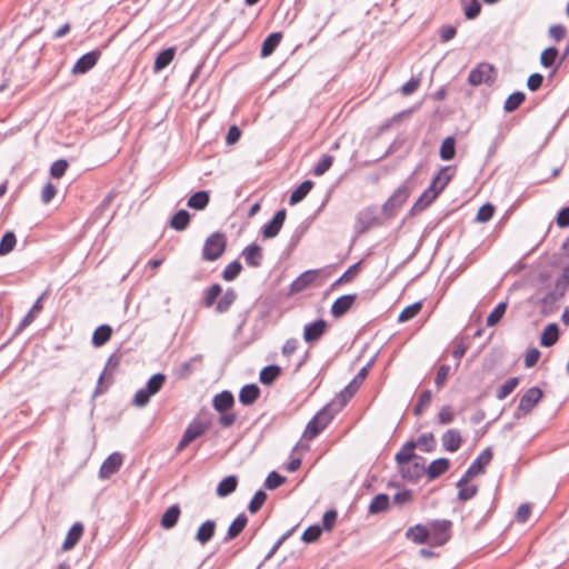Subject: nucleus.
Returning <instances> with one entry per match:
<instances>
[{"label": "nucleus", "mask_w": 569, "mask_h": 569, "mask_svg": "<svg viewBox=\"0 0 569 569\" xmlns=\"http://www.w3.org/2000/svg\"><path fill=\"white\" fill-rule=\"evenodd\" d=\"M327 322L319 319L315 322L305 326L303 339L306 342L311 343L318 341L327 330Z\"/></svg>", "instance_id": "11"}, {"label": "nucleus", "mask_w": 569, "mask_h": 569, "mask_svg": "<svg viewBox=\"0 0 569 569\" xmlns=\"http://www.w3.org/2000/svg\"><path fill=\"white\" fill-rule=\"evenodd\" d=\"M313 183L310 180H306L300 186H298L290 196V204L300 202L310 192Z\"/></svg>", "instance_id": "33"}, {"label": "nucleus", "mask_w": 569, "mask_h": 569, "mask_svg": "<svg viewBox=\"0 0 569 569\" xmlns=\"http://www.w3.org/2000/svg\"><path fill=\"white\" fill-rule=\"evenodd\" d=\"M166 381V376L162 373H156L153 375L149 381L147 382L144 388L139 389L133 398V403L137 407H144L149 400L150 397L156 395L163 386Z\"/></svg>", "instance_id": "3"}, {"label": "nucleus", "mask_w": 569, "mask_h": 569, "mask_svg": "<svg viewBox=\"0 0 569 569\" xmlns=\"http://www.w3.org/2000/svg\"><path fill=\"white\" fill-rule=\"evenodd\" d=\"M543 393L540 388L532 387L528 389L525 395L521 397L519 405L515 411V417L520 419L531 412V410L537 406V403L541 400Z\"/></svg>", "instance_id": "4"}, {"label": "nucleus", "mask_w": 569, "mask_h": 569, "mask_svg": "<svg viewBox=\"0 0 569 569\" xmlns=\"http://www.w3.org/2000/svg\"><path fill=\"white\" fill-rule=\"evenodd\" d=\"M471 479L472 478H466V475H463V477L457 483L459 489L458 497L462 501L470 500L478 491L477 486L470 482Z\"/></svg>", "instance_id": "18"}, {"label": "nucleus", "mask_w": 569, "mask_h": 569, "mask_svg": "<svg viewBox=\"0 0 569 569\" xmlns=\"http://www.w3.org/2000/svg\"><path fill=\"white\" fill-rule=\"evenodd\" d=\"M416 447L415 442H407L401 450L396 455V460L398 462V466L406 463L407 461H411L413 459H418L413 452Z\"/></svg>", "instance_id": "35"}, {"label": "nucleus", "mask_w": 569, "mask_h": 569, "mask_svg": "<svg viewBox=\"0 0 569 569\" xmlns=\"http://www.w3.org/2000/svg\"><path fill=\"white\" fill-rule=\"evenodd\" d=\"M237 299V295L232 289L227 290L216 306V310L220 313L230 309Z\"/></svg>", "instance_id": "39"}, {"label": "nucleus", "mask_w": 569, "mask_h": 569, "mask_svg": "<svg viewBox=\"0 0 569 569\" xmlns=\"http://www.w3.org/2000/svg\"><path fill=\"white\" fill-rule=\"evenodd\" d=\"M241 269L242 266L239 261H232L224 268L222 278L227 281H232L239 276Z\"/></svg>", "instance_id": "47"}, {"label": "nucleus", "mask_w": 569, "mask_h": 569, "mask_svg": "<svg viewBox=\"0 0 569 569\" xmlns=\"http://www.w3.org/2000/svg\"><path fill=\"white\" fill-rule=\"evenodd\" d=\"M438 418L440 423L447 425L453 420L455 413L449 406H443L438 413Z\"/></svg>", "instance_id": "61"}, {"label": "nucleus", "mask_w": 569, "mask_h": 569, "mask_svg": "<svg viewBox=\"0 0 569 569\" xmlns=\"http://www.w3.org/2000/svg\"><path fill=\"white\" fill-rule=\"evenodd\" d=\"M451 522L449 520H436L431 522L429 530V538L432 540V545L441 546L446 543L450 538Z\"/></svg>", "instance_id": "9"}, {"label": "nucleus", "mask_w": 569, "mask_h": 569, "mask_svg": "<svg viewBox=\"0 0 569 569\" xmlns=\"http://www.w3.org/2000/svg\"><path fill=\"white\" fill-rule=\"evenodd\" d=\"M406 536L415 543H425L428 541L430 533L425 526L416 525L407 530Z\"/></svg>", "instance_id": "23"}, {"label": "nucleus", "mask_w": 569, "mask_h": 569, "mask_svg": "<svg viewBox=\"0 0 569 569\" xmlns=\"http://www.w3.org/2000/svg\"><path fill=\"white\" fill-rule=\"evenodd\" d=\"M431 398H432V395H431L430 390H425L420 395L419 401H418L417 406L415 407V413L417 416L421 415L422 411L430 405Z\"/></svg>", "instance_id": "54"}, {"label": "nucleus", "mask_w": 569, "mask_h": 569, "mask_svg": "<svg viewBox=\"0 0 569 569\" xmlns=\"http://www.w3.org/2000/svg\"><path fill=\"white\" fill-rule=\"evenodd\" d=\"M238 479L236 476H228L222 479L217 487V496L223 498L236 491Z\"/></svg>", "instance_id": "30"}, {"label": "nucleus", "mask_w": 569, "mask_h": 569, "mask_svg": "<svg viewBox=\"0 0 569 569\" xmlns=\"http://www.w3.org/2000/svg\"><path fill=\"white\" fill-rule=\"evenodd\" d=\"M435 437L432 433H425L420 436L417 440V445L420 447L423 451H431L435 448Z\"/></svg>", "instance_id": "53"}, {"label": "nucleus", "mask_w": 569, "mask_h": 569, "mask_svg": "<svg viewBox=\"0 0 569 569\" xmlns=\"http://www.w3.org/2000/svg\"><path fill=\"white\" fill-rule=\"evenodd\" d=\"M227 247L226 236L221 232L210 234L202 248V258L207 261H216L224 252Z\"/></svg>", "instance_id": "2"}, {"label": "nucleus", "mask_w": 569, "mask_h": 569, "mask_svg": "<svg viewBox=\"0 0 569 569\" xmlns=\"http://www.w3.org/2000/svg\"><path fill=\"white\" fill-rule=\"evenodd\" d=\"M42 305L41 300L38 299L36 303L32 306L31 310L27 313V316L21 321V327L29 326L36 318V316L41 311Z\"/></svg>", "instance_id": "58"}, {"label": "nucleus", "mask_w": 569, "mask_h": 569, "mask_svg": "<svg viewBox=\"0 0 569 569\" xmlns=\"http://www.w3.org/2000/svg\"><path fill=\"white\" fill-rule=\"evenodd\" d=\"M321 528L319 526H310L309 528H307L305 530V532L302 533V537L301 539L306 542V543H311V542H315L319 539V537L321 536Z\"/></svg>", "instance_id": "52"}, {"label": "nucleus", "mask_w": 569, "mask_h": 569, "mask_svg": "<svg viewBox=\"0 0 569 569\" xmlns=\"http://www.w3.org/2000/svg\"><path fill=\"white\" fill-rule=\"evenodd\" d=\"M189 221V212L187 210L181 209L171 218L170 226L178 231H182L188 227Z\"/></svg>", "instance_id": "36"}, {"label": "nucleus", "mask_w": 569, "mask_h": 569, "mask_svg": "<svg viewBox=\"0 0 569 569\" xmlns=\"http://www.w3.org/2000/svg\"><path fill=\"white\" fill-rule=\"evenodd\" d=\"M286 220V210H279L272 218V220L263 227L262 234L264 238L270 239L276 237Z\"/></svg>", "instance_id": "15"}, {"label": "nucleus", "mask_w": 569, "mask_h": 569, "mask_svg": "<svg viewBox=\"0 0 569 569\" xmlns=\"http://www.w3.org/2000/svg\"><path fill=\"white\" fill-rule=\"evenodd\" d=\"M248 518L244 513L239 515L229 526L226 541L237 538L247 526Z\"/></svg>", "instance_id": "27"}, {"label": "nucleus", "mask_w": 569, "mask_h": 569, "mask_svg": "<svg viewBox=\"0 0 569 569\" xmlns=\"http://www.w3.org/2000/svg\"><path fill=\"white\" fill-rule=\"evenodd\" d=\"M122 465V456L119 452L111 453L100 467L99 475L101 478L107 479L114 475Z\"/></svg>", "instance_id": "12"}, {"label": "nucleus", "mask_w": 569, "mask_h": 569, "mask_svg": "<svg viewBox=\"0 0 569 569\" xmlns=\"http://www.w3.org/2000/svg\"><path fill=\"white\" fill-rule=\"evenodd\" d=\"M56 193H57L56 187L52 183L48 182L43 187L42 192H41V200H42V202L46 203V204L49 203L53 199Z\"/></svg>", "instance_id": "62"}, {"label": "nucleus", "mask_w": 569, "mask_h": 569, "mask_svg": "<svg viewBox=\"0 0 569 569\" xmlns=\"http://www.w3.org/2000/svg\"><path fill=\"white\" fill-rule=\"evenodd\" d=\"M456 141L453 137H447L440 146V158L442 160H451L456 154Z\"/></svg>", "instance_id": "37"}, {"label": "nucleus", "mask_w": 569, "mask_h": 569, "mask_svg": "<svg viewBox=\"0 0 569 569\" xmlns=\"http://www.w3.org/2000/svg\"><path fill=\"white\" fill-rule=\"evenodd\" d=\"M441 441L447 451L455 452L460 448L462 438L457 429H449L442 435Z\"/></svg>", "instance_id": "17"}, {"label": "nucleus", "mask_w": 569, "mask_h": 569, "mask_svg": "<svg viewBox=\"0 0 569 569\" xmlns=\"http://www.w3.org/2000/svg\"><path fill=\"white\" fill-rule=\"evenodd\" d=\"M389 507V497L385 493L377 495L369 505L370 513H379Z\"/></svg>", "instance_id": "38"}, {"label": "nucleus", "mask_w": 569, "mask_h": 569, "mask_svg": "<svg viewBox=\"0 0 569 569\" xmlns=\"http://www.w3.org/2000/svg\"><path fill=\"white\" fill-rule=\"evenodd\" d=\"M557 224L560 228L569 227V207L561 209L557 216Z\"/></svg>", "instance_id": "64"}, {"label": "nucleus", "mask_w": 569, "mask_h": 569, "mask_svg": "<svg viewBox=\"0 0 569 569\" xmlns=\"http://www.w3.org/2000/svg\"><path fill=\"white\" fill-rule=\"evenodd\" d=\"M506 310H507V302L498 303L497 307L488 316L487 326L488 327L496 326L501 320L503 315L506 313Z\"/></svg>", "instance_id": "44"}, {"label": "nucleus", "mask_w": 569, "mask_h": 569, "mask_svg": "<svg viewBox=\"0 0 569 569\" xmlns=\"http://www.w3.org/2000/svg\"><path fill=\"white\" fill-rule=\"evenodd\" d=\"M83 535V526L80 522H76L66 537V540L62 545L63 550H71L80 540Z\"/></svg>", "instance_id": "20"}, {"label": "nucleus", "mask_w": 569, "mask_h": 569, "mask_svg": "<svg viewBox=\"0 0 569 569\" xmlns=\"http://www.w3.org/2000/svg\"><path fill=\"white\" fill-rule=\"evenodd\" d=\"M333 157L323 154L313 169L316 176H322L332 166Z\"/></svg>", "instance_id": "49"}, {"label": "nucleus", "mask_w": 569, "mask_h": 569, "mask_svg": "<svg viewBox=\"0 0 569 569\" xmlns=\"http://www.w3.org/2000/svg\"><path fill=\"white\" fill-rule=\"evenodd\" d=\"M357 299L356 295H345L339 297L331 306V313L335 318L346 315L353 306Z\"/></svg>", "instance_id": "14"}, {"label": "nucleus", "mask_w": 569, "mask_h": 569, "mask_svg": "<svg viewBox=\"0 0 569 569\" xmlns=\"http://www.w3.org/2000/svg\"><path fill=\"white\" fill-rule=\"evenodd\" d=\"M68 166H69L68 161L64 159H59V160L54 161L50 168L51 177L54 179H60L64 174L66 170L68 169Z\"/></svg>", "instance_id": "50"}, {"label": "nucleus", "mask_w": 569, "mask_h": 569, "mask_svg": "<svg viewBox=\"0 0 569 569\" xmlns=\"http://www.w3.org/2000/svg\"><path fill=\"white\" fill-rule=\"evenodd\" d=\"M286 481V478L281 475L277 473L276 471H272L268 475L264 487L269 490L277 489Z\"/></svg>", "instance_id": "51"}, {"label": "nucleus", "mask_w": 569, "mask_h": 569, "mask_svg": "<svg viewBox=\"0 0 569 569\" xmlns=\"http://www.w3.org/2000/svg\"><path fill=\"white\" fill-rule=\"evenodd\" d=\"M559 338V328L556 323L548 325L540 338V343L543 347H551L553 346Z\"/></svg>", "instance_id": "29"}, {"label": "nucleus", "mask_w": 569, "mask_h": 569, "mask_svg": "<svg viewBox=\"0 0 569 569\" xmlns=\"http://www.w3.org/2000/svg\"><path fill=\"white\" fill-rule=\"evenodd\" d=\"M523 100H525L523 92L517 91V92L511 93L505 101V106H503L505 111L506 112L515 111L516 109H518L520 107V104L523 102Z\"/></svg>", "instance_id": "41"}, {"label": "nucleus", "mask_w": 569, "mask_h": 569, "mask_svg": "<svg viewBox=\"0 0 569 569\" xmlns=\"http://www.w3.org/2000/svg\"><path fill=\"white\" fill-rule=\"evenodd\" d=\"M558 57V50L555 48V47H549L547 49H545L542 52H541V56H540V63L545 67V68H550L553 66L556 59Z\"/></svg>", "instance_id": "46"}, {"label": "nucleus", "mask_w": 569, "mask_h": 569, "mask_svg": "<svg viewBox=\"0 0 569 569\" xmlns=\"http://www.w3.org/2000/svg\"><path fill=\"white\" fill-rule=\"evenodd\" d=\"M280 41H281V33L274 32V33L269 34L262 42L261 56L264 58L269 57L274 51V49L279 46Z\"/></svg>", "instance_id": "32"}, {"label": "nucleus", "mask_w": 569, "mask_h": 569, "mask_svg": "<svg viewBox=\"0 0 569 569\" xmlns=\"http://www.w3.org/2000/svg\"><path fill=\"white\" fill-rule=\"evenodd\" d=\"M496 79V70L489 63H480L469 73L468 81L471 86L491 84Z\"/></svg>", "instance_id": "5"}, {"label": "nucleus", "mask_w": 569, "mask_h": 569, "mask_svg": "<svg viewBox=\"0 0 569 569\" xmlns=\"http://www.w3.org/2000/svg\"><path fill=\"white\" fill-rule=\"evenodd\" d=\"M208 422L197 420L192 421L184 430V433L181 440L179 441L176 451L181 452L189 443H191L193 440L203 435L208 430Z\"/></svg>", "instance_id": "6"}, {"label": "nucleus", "mask_w": 569, "mask_h": 569, "mask_svg": "<svg viewBox=\"0 0 569 569\" xmlns=\"http://www.w3.org/2000/svg\"><path fill=\"white\" fill-rule=\"evenodd\" d=\"M449 468V460L446 458H439L437 460H433L429 467L426 469V472L428 478L430 480H433L445 473Z\"/></svg>", "instance_id": "22"}, {"label": "nucleus", "mask_w": 569, "mask_h": 569, "mask_svg": "<svg viewBox=\"0 0 569 569\" xmlns=\"http://www.w3.org/2000/svg\"><path fill=\"white\" fill-rule=\"evenodd\" d=\"M234 403L233 396L230 391H222L213 398V408L219 412L229 410Z\"/></svg>", "instance_id": "24"}, {"label": "nucleus", "mask_w": 569, "mask_h": 569, "mask_svg": "<svg viewBox=\"0 0 569 569\" xmlns=\"http://www.w3.org/2000/svg\"><path fill=\"white\" fill-rule=\"evenodd\" d=\"M566 28L562 24H553L549 28V36L555 41H560L566 37Z\"/></svg>", "instance_id": "63"}, {"label": "nucleus", "mask_w": 569, "mask_h": 569, "mask_svg": "<svg viewBox=\"0 0 569 569\" xmlns=\"http://www.w3.org/2000/svg\"><path fill=\"white\" fill-rule=\"evenodd\" d=\"M209 202V193L207 191H198L188 200V207L196 210H203Z\"/></svg>", "instance_id": "34"}, {"label": "nucleus", "mask_w": 569, "mask_h": 569, "mask_svg": "<svg viewBox=\"0 0 569 569\" xmlns=\"http://www.w3.org/2000/svg\"><path fill=\"white\" fill-rule=\"evenodd\" d=\"M495 213V207L490 203H485L480 207L477 213V221L488 222Z\"/></svg>", "instance_id": "55"}, {"label": "nucleus", "mask_w": 569, "mask_h": 569, "mask_svg": "<svg viewBox=\"0 0 569 569\" xmlns=\"http://www.w3.org/2000/svg\"><path fill=\"white\" fill-rule=\"evenodd\" d=\"M180 512L181 511H180V508L178 505H173V506L169 507L166 510V512L162 515V518L160 521L161 526L164 529L173 528L179 520Z\"/></svg>", "instance_id": "28"}, {"label": "nucleus", "mask_w": 569, "mask_h": 569, "mask_svg": "<svg viewBox=\"0 0 569 569\" xmlns=\"http://www.w3.org/2000/svg\"><path fill=\"white\" fill-rule=\"evenodd\" d=\"M112 335V329L108 325L99 326L92 335V343L96 347L103 346Z\"/></svg>", "instance_id": "31"}, {"label": "nucleus", "mask_w": 569, "mask_h": 569, "mask_svg": "<svg viewBox=\"0 0 569 569\" xmlns=\"http://www.w3.org/2000/svg\"><path fill=\"white\" fill-rule=\"evenodd\" d=\"M280 375L278 366H268L260 371L259 379L263 385H271Z\"/></svg>", "instance_id": "40"}, {"label": "nucleus", "mask_w": 569, "mask_h": 569, "mask_svg": "<svg viewBox=\"0 0 569 569\" xmlns=\"http://www.w3.org/2000/svg\"><path fill=\"white\" fill-rule=\"evenodd\" d=\"M519 379L517 377L508 379L503 385H501L497 390V398L499 400H503L507 398L518 386Z\"/></svg>", "instance_id": "42"}, {"label": "nucleus", "mask_w": 569, "mask_h": 569, "mask_svg": "<svg viewBox=\"0 0 569 569\" xmlns=\"http://www.w3.org/2000/svg\"><path fill=\"white\" fill-rule=\"evenodd\" d=\"M452 178L450 167H445L439 170L437 176L433 178L431 184L426 189L419 199L416 201L413 209L423 210L440 194V192L447 187Z\"/></svg>", "instance_id": "1"}, {"label": "nucleus", "mask_w": 569, "mask_h": 569, "mask_svg": "<svg viewBox=\"0 0 569 569\" xmlns=\"http://www.w3.org/2000/svg\"><path fill=\"white\" fill-rule=\"evenodd\" d=\"M398 468L401 477L410 482H416L426 472V467L421 457L407 461L406 463L398 466Z\"/></svg>", "instance_id": "7"}, {"label": "nucleus", "mask_w": 569, "mask_h": 569, "mask_svg": "<svg viewBox=\"0 0 569 569\" xmlns=\"http://www.w3.org/2000/svg\"><path fill=\"white\" fill-rule=\"evenodd\" d=\"M100 53L98 51H91L86 54H83L76 64L72 68L73 73H86L89 71L92 67L96 66Z\"/></svg>", "instance_id": "16"}, {"label": "nucleus", "mask_w": 569, "mask_h": 569, "mask_svg": "<svg viewBox=\"0 0 569 569\" xmlns=\"http://www.w3.org/2000/svg\"><path fill=\"white\" fill-rule=\"evenodd\" d=\"M408 198V190L406 188H399L395 191V193L389 198L388 204L390 206H400Z\"/></svg>", "instance_id": "57"}, {"label": "nucleus", "mask_w": 569, "mask_h": 569, "mask_svg": "<svg viewBox=\"0 0 569 569\" xmlns=\"http://www.w3.org/2000/svg\"><path fill=\"white\" fill-rule=\"evenodd\" d=\"M320 270H308L301 273L290 286L293 293L300 292L312 284L319 277Z\"/></svg>", "instance_id": "13"}, {"label": "nucleus", "mask_w": 569, "mask_h": 569, "mask_svg": "<svg viewBox=\"0 0 569 569\" xmlns=\"http://www.w3.org/2000/svg\"><path fill=\"white\" fill-rule=\"evenodd\" d=\"M422 305L421 302H415L408 307H406L399 315L398 321L399 322H407L415 318L421 310Z\"/></svg>", "instance_id": "43"}, {"label": "nucleus", "mask_w": 569, "mask_h": 569, "mask_svg": "<svg viewBox=\"0 0 569 569\" xmlns=\"http://www.w3.org/2000/svg\"><path fill=\"white\" fill-rule=\"evenodd\" d=\"M216 522L213 520L204 521L198 529L196 539L199 543L206 545L214 535Z\"/></svg>", "instance_id": "25"}, {"label": "nucleus", "mask_w": 569, "mask_h": 569, "mask_svg": "<svg viewBox=\"0 0 569 569\" xmlns=\"http://www.w3.org/2000/svg\"><path fill=\"white\" fill-rule=\"evenodd\" d=\"M491 459L492 451L491 449L487 448L477 457V459L467 469V471L465 472L466 478H475L476 476L482 473L485 467L491 461Z\"/></svg>", "instance_id": "10"}, {"label": "nucleus", "mask_w": 569, "mask_h": 569, "mask_svg": "<svg viewBox=\"0 0 569 569\" xmlns=\"http://www.w3.org/2000/svg\"><path fill=\"white\" fill-rule=\"evenodd\" d=\"M242 257L244 258L247 264L251 267H259L262 260L261 248L254 243L250 244L243 249Z\"/></svg>", "instance_id": "19"}, {"label": "nucleus", "mask_w": 569, "mask_h": 569, "mask_svg": "<svg viewBox=\"0 0 569 569\" xmlns=\"http://www.w3.org/2000/svg\"><path fill=\"white\" fill-rule=\"evenodd\" d=\"M266 500H267V493L262 490L257 491L248 506V510L251 513L258 512L260 510V508L263 506V503L266 502Z\"/></svg>", "instance_id": "48"}, {"label": "nucleus", "mask_w": 569, "mask_h": 569, "mask_svg": "<svg viewBox=\"0 0 569 569\" xmlns=\"http://www.w3.org/2000/svg\"><path fill=\"white\" fill-rule=\"evenodd\" d=\"M331 416L327 410L319 411L307 425L303 438L311 440L317 437L330 422Z\"/></svg>", "instance_id": "8"}, {"label": "nucleus", "mask_w": 569, "mask_h": 569, "mask_svg": "<svg viewBox=\"0 0 569 569\" xmlns=\"http://www.w3.org/2000/svg\"><path fill=\"white\" fill-rule=\"evenodd\" d=\"M174 54L176 49L173 47L161 51L154 60L153 71L159 72L162 69L167 68L172 62Z\"/></svg>", "instance_id": "26"}, {"label": "nucleus", "mask_w": 569, "mask_h": 569, "mask_svg": "<svg viewBox=\"0 0 569 569\" xmlns=\"http://www.w3.org/2000/svg\"><path fill=\"white\" fill-rule=\"evenodd\" d=\"M259 395L260 389L257 385H247L239 392V401L244 406H249L258 399Z\"/></svg>", "instance_id": "21"}, {"label": "nucleus", "mask_w": 569, "mask_h": 569, "mask_svg": "<svg viewBox=\"0 0 569 569\" xmlns=\"http://www.w3.org/2000/svg\"><path fill=\"white\" fill-rule=\"evenodd\" d=\"M17 239L13 232H7L0 241V256L11 252L16 246Z\"/></svg>", "instance_id": "45"}, {"label": "nucleus", "mask_w": 569, "mask_h": 569, "mask_svg": "<svg viewBox=\"0 0 569 569\" xmlns=\"http://www.w3.org/2000/svg\"><path fill=\"white\" fill-rule=\"evenodd\" d=\"M358 388L357 378H355L339 395L343 405L355 395Z\"/></svg>", "instance_id": "59"}, {"label": "nucleus", "mask_w": 569, "mask_h": 569, "mask_svg": "<svg viewBox=\"0 0 569 569\" xmlns=\"http://www.w3.org/2000/svg\"><path fill=\"white\" fill-rule=\"evenodd\" d=\"M222 292V288L220 284L216 283V284H212L208 291H207V295H206V299H204V305L206 307H211L214 301L217 300V298L221 295Z\"/></svg>", "instance_id": "56"}, {"label": "nucleus", "mask_w": 569, "mask_h": 569, "mask_svg": "<svg viewBox=\"0 0 569 569\" xmlns=\"http://www.w3.org/2000/svg\"><path fill=\"white\" fill-rule=\"evenodd\" d=\"M481 6L478 0H471L465 8V16L467 19H475L480 13Z\"/></svg>", "instance_id": "60"}]
</instances>
